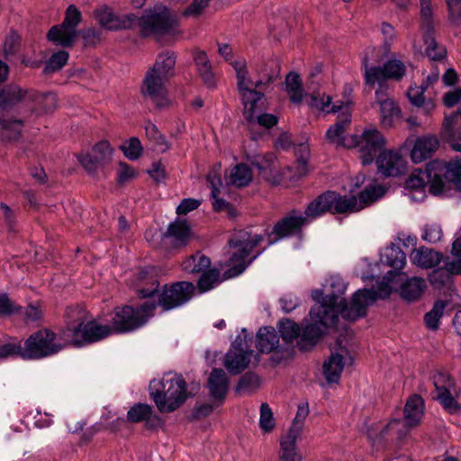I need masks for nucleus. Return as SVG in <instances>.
Segmentation results:
<instances>
[{"label":"nucleus","mask_w":461,"mask_h":461,"mask_svg":"<svg viewBox=\"0 0 461 461\" xmlns=\"http://www.w3.org/2000/svg\"><path fill=\"white\" fill-rule=\"evenodd\" d=\"M95 19L102 27L108 30L139 28L143 37L162 36L176 31L178 22L164 5H156L138 17L132 14L115 15L104 7L95 12Z\"/></svg>","instance_id":"nucleus-1"},{"label":"nucleus","mask_w":461,"mask_h":461,"mask_svg":"<svg viewBox=\"0 0 461 461\" xmlns=\"http://www.w3.org/2000/svg\"><path fill=\"white\" fill-rule=\"evenodd\" d=\"M403 419H393L386 424L378 422L371 425L366 434L373 445L383 440H402L413 428L420 425L424 414V402L418 394L411 395L406 402Z\"/></svg>","instance_id":"nucleus-2"},{"label":"nucleus","mask_w":461,"mask_h":461,"mask_svg":"<svg viewBox=\"0 0 461 461\" xmlns=\"http://www.w3.org/2000/svg\"><path fill=\"white\" fill-rule=\"evenodd\" d=\"M176 59L174 52L158 54L155 63L144 77L141 94L150 98L158 108H166L170 104L166 82L175 73Z\"/></svg>","instance_id":"nucleus-3"},{"label":"nucleus","mask_w":461,"mask_h":461,"mask_svg":"<svg viewBox=\"0 0 461 461\" xmlns=\"http://www.w3.org/2000/svg\"><path fill=\"white\" fill-rule=\"evenodd\" d=\"M149 390L150 397L160 412L176 411L188 396L183 376L171 373L166 374L159 381H152Z\"/></svg>","instance_id":"nucleus-4"},{"label":"nucleus","mask_w":461,"mask_h":461,"mask_svg":"<svg viewBox=\"0 0 461 461\" xmlns=\"http://www.w3.org/2000/svg\"><path fill=\"white\" fill-rule=\"evenodd\" d=\"M264 240L259 233H255L251 229L234 230L229 240L230 247V276L240 275L248 266L261 253L258 252L253 258L247 260L253 249Z\"/></svg>","instance_id":"nucleus-5"},{"label":"nucleus","mask_w":461,"mask_h":461,"mask_svg":"<svg viewBox=\"0 0 461 461\" xmlns=\"http://www.w3.org/2000/svg\"><path fill=\"white\" fill-rule=\"evenodd\" d=\"M335 297L329 298L327 303L316 305L311 309L310 316L312 323L306 325L300 332L297 342L300 350L307 351L317 344L323 335L326 327L334 325L338 317L334 306L337 303Z\"/></svg>","instance_id":"nucleus-6"},{"label":"nucleus","mask_w":461,"mask_h":461,"mask_svg":"<svg viewBox=\"0 0 461 461\" xmlns=\"http://www.w3.org/2000/svg\"><path fill=\"white\" fill-rule=\"evenodd\" d=\"M330 297L337 299L334 308L338 318L340 314L344 319L355 321L366 315V308L377 300L378 295L373 289H359L354 294L348 304L344 298L333 293L326 296L320 290L312 293V298L319 303L318 305L327 303Z\"/></svg>","instance_id":"nucleus-7"},{"label":"nucleus","mask_w":461,"mask_h":461,"mask_svg":"<svg viewBox=\"0 0 461 461\" xmlns=\"http://www.w3.org/2000/svg\"><path fill=\"white\" fill-rule=\"evenodd\" d=\"M156 306L153 303H145L136 309L128 305L116 308L111 320L112 332L124 333L141 327L152 315Z\"/></svg>","instance_id":"nucleus-8"},{"label":"nucleus","mask_w":461,"mask_h":461,"mask_svg":"<svg viewBox=\"0 0 461 461\" xmlns=\"http://www.w3.org/2000/svg\"><path fill=\"white\" fill-rule=\"evenodd\" d=\"M384 189L381 185H371L366 187L359 193L358 197L355 195H341L339 193L330 191L331 213L344 214L359 212L366 206L376 201L383 195Z\"/></svg>","instance_id":"nucleus-9"},{"label":"nucleus","mask_w":461,"mask_h":461,"mask_svg":"<svg viewBox=\"0 0 461 461\" xmlns=\"http://www.w3.org/2000/svg\"><path fill=\"white\" fill-rule=\"evenodd\" d=\"M385 139L376 128H366L361 134L349 136L347 148H357L363 165L373 162L377 153L384 147Z\"/></svg>","instance_id":"nucleus-10"},{"label":"nucleus","mask_w":461,"mask_h":461,"mask_svg":"<svg viewBox=\"0 0 461 461\" xmlns=\"http://www.w3.org/2000/svg\"><path fill=\"white\" fill-rule=\"evenodd\" d=\"M64 345L57 340L50 330H41L31 335L23 343V359H40L58 353Z\"/></svg>","instance_id":"nucleus-11"},{"label":"nucleus","mask_w":461,"mask_h":461,"mask_svg":"<svg viewBox=\"0 0 461 461\" xmlns=\"http://www.w3.org/2000/svg\"><path fill=\"white\" fill-rule=\"evenodd\" d=\"M236 72L237 85L241 95L243 104L251 102L255 98L263 97V94L257 90L268 86L276 78L275 75H266L254 81L249 77L246 60L241 59L232 62Z\"/></svg>","instance_id":"nucleus-12"},{"label":"nucleus","mask_w":461,"mask_h":461,"mask_svg":"<svg viewBox=\"0 0 461 461\" xmlns=\"http://www.w3.org/2000/svg\"><path fill=\"white\" fill-rule=\"evenodd\" d=\"M381 262L384 265L391 267L394 271H388L383 278V281L378 285L377 290L372 288L377 293L378 298H384L390 295L391 287L390 284L393 283L394 277L398 276L402 280V276L406 275L404 273L398 274L396 271L402 268L406 263V256L401 248L395 244H391L384 249L380 258Z\"/></svg>","instance_id":"nucleus-13"},{"label":"nucleus","mask_w":461,"mask_h":461,"mask_svg":"<svg viewBox=\"0 0 461 461\" xmlns=\"http://www.w3.org/2000/svg\"><path fill=\"white\" fill-rule=\"evenodd\" d=\"M80 20L79 10L74 5H69L66 10L63 23L51 27L49 31L48 40L64 48L72 46L77 36V27Z\"/></svg>","instance_id":"nucleus-14"},{"label":"nucleus","mask_w":461,"mask_h":461,"mask_svg":"<svg viewBox=\"0 0 461 461\" xmlns=\"http://www.w3.org/2000/svg\"><path fill=\"white\" fill-rule=\"evenodd\" d=\"M363 67L365 83L370 87L375 84L384 87L383 83L387 79L401 80L406 72L404 63L399 59H389L382 67L368 66L367 59H365Z\"/></svg>","instance_id":"nucleus-15"},{"label":"nucleus","mask_w":461,"mask_h":461,"mask_svg":"<svg viewBox=\"0 0 461 461\" xmlns=\"http://www.w3.org/2000/svg\"><path fill=\"white\" fill-rule=\"evenodd\" d=\"M430 174L438 177L442 185L441 196H448L452 185L461 192V159L452 160L448 163L440 160L429 162Z\"/></svg>","instance_id":"nucleus-16"},{"label":"nucleus","mask_w":461,"mask_h":461,"mask_svg":"<svg viewBox=\"0 0 461 461\" xmlns=\"http://www.w3.org/2000/svg\"><path fill=\"white\" fill-rule=\"evenodd\" d=\"M194 286L190 282H177L170 286H165L158 295V305L163 311H169L187 303L193 296Z\"/></svg>","instance_id":"nucleus-17"},{"label":"nucleus","mask_w":461,"mask_h":461,"mask_svg":"<svg viewBox=\"0 0 461 461\" xmlns=\"http://www.w3.org/2000/svg\"><path fill=\"white\" fill-rule=\"evenodd\" d=\"M113 154L111 144L107 140H101L89 152L77 155V159L88 173L95 174L112 161Z\"/></svg>","instance_id":"nucleus-18"},{"label":"nucleus","mask_w":461,"mask_h":461,"mask_svg":"<svg viewBox=\"0 0 461 461\" xmlns=\"http://www.w3.org/2000/svg\"><path fill=\"white\" fill-rule=\"evenodd\" d=\"M256 346L261 353H272L270 361L273 365L280 364L289 355L287 349L279 346V336L272 327L259 329Z\"/></svg>","instance_id":"nucleus-19"},{"label":"nucleus","mask_w":461,"mask_h":461,"mask_svg":"<svg viewBox=\"0 0 461 461\" xmlns=\"http://www.w3.org/2000/svg\"><path fill=\"white\" fill-rule=\"evenodd\" d=\"M375 103L380 107L382 126L385 128L393 127L395 121L401 116V109L395 100L390 97L385 88L379 87L375 91Z\"/></svg>","instance_id":"nucleus-20"},{"label":"nucleus","mask_w":461,"mask_h":461,"mask_svg":"<svg viewBox=\"0 0 461 461\" xmlns=\"http://www.w3.org/2000/svg\"><path fill=\"white\" fill-rule=\"evenodd\" d=\"M310 224L305 215L300 211L292 210L274 226L273 233L277 239L298 234L303 226Z\"/></svg>","instance_id":"nucleus-21"},{"label":"nucleus","mask_w":461,"mask_h":461,"mask_svg":"<svg viewBox=\"0 0 461 461\" xmlns=\"http://www.w3.org/2000/svg\"><path fill=\"white\" fill-rule=\"evenodd\" d=\"M429 162L424 169H416L406 180V188L412 190H423L425 185H429V192L434 195L442 194V185L438 177L430 174Z\"/></svg>","instance_id":"nucleus-22"},{"label":"nucleus","mask_w":461,"mask_h":461,"mask_svg":"<svg viewBox=\"0 0 461 461\" xmlns=\"http://www.w3.org/2000/svg\"><path fill=\"white\" fill-rule=\"evenodd\" d=\"M264 101L265 97L263 96L243 104L244 115L249 123L257 122L259 126L269 129L278 122V118L274 114L263 113Z\"/></svg>","instance_id":"nucleus-23"},{"label":"nucleus","mask_w":461,"mask_h":461,"mask_svg":"<svg viewBox=\"0 0 461 461\" xmlns=\"http://www.w3.org/2000/svg\"><path fill=\"white\" fill-rule=\"evenodd\" d=\"M112 334L109 325H102L95 321H88L84 323L80 330H76V335L71 341L77 345L83 343L95 342Z\"/></svg>","instance_id":"nucleus-24"},{"label":"nucleus","mask_w":461,"mask_h":461,"mask_svg":"<svg viewBox=\"0 0 461 461\" xmlns=\"http://www.w3.org/2000/svg\"><path fill=\"white\" fill-rule=\"evenodd\" d=\"M350 122L351 107L350 104L347 102L343 108V112L339 113L338 115L337 122L330 126L326 132V137L329 141L338 146L347 148V142L349 141V136L346 137L344 133L350 124Z\"/></svg>","instance_id":"nucleus-25"},{"label":"nucleus","mask_w":461,"mask_h":461,"mask_svg":"<svg viewBox=\"0 0 461 461\" xmlns=\"http://www.w3.org/2000/svg\"><path fill=\"white\" fill-rule=\"evenodd\" d=\"M378 171L384 176H395L402 173L404 160L400 152L388 149L382 151L376 159Z\"/></svg>","instance_id":"nucleus-26"},{"label":"nucleus","mask_w":461,"mask_h":461,"mask_svg":"<svg viewBox=\"0 0 461 461\" xmlns=\"http://www.w3.org/2000/svg\"><path fill=\"white\" fill-rule=\"evenodd\" d=\"M229 385L230 381L226 373L221 368H213L207 381L210 396L214 401L222 402L229 390Z\"/></svg>","instance_id":"nucleus-27"},{"label":"nucleus","mask_w":461,"mask_h":461,"mask_svg":"<svg viewBox=\"0 0 461 461\" xmlns=\"http://www.w3.org/2000/svg\"><path fill=\"white\" fill-rule=\"evenodd\" d=\"M194 62L199 77L208 88H214L217 85V77L212 69L207 54L200 50L193 52Z\"/></svg>","instance_id":"nucleus-28"},{"label":"nucleus","mask_w":461,"mask_h":461,"mask_svg":"<svg viewBox=\"0 0 461 461\" xmlns=\"http://www.w3.org/2000/svg\"><path fill=\"white\" fill-rule=\"evenodd\" d=\"M253 353L251 349H230L225 356L224 366L230 374L238 375L248 367Z\"/></svg>","instance_id":"nucleus-29"},{"label":"nucleus","mask_w":461,"mask_h":461,"mask_svg":"<svg viewBox=\"0 0 461 461\" xmlns=\"http://www.w3.org/2000/svg\"><path fill=\"white\" fill-rule=\"evenodd\" d=\"M438 147V140L433 135H426L417 139L411 157L414 163H420L430 158Z\"/></svg>","instance_id":"nucleus-30"},{"label":"nucleus","mask_w":461,"mask_h":461,"mask_svg":"<svg viewBox=\"0 0 461 461\" xmlns=\"http://www.w3.org/2000/svg\"><path fill=\"white\" fill-rule=\"evenodd\" d=\"M87 319L88 313L84 308L80 306L68 307L65 313L67 330L64 331V337L71 340L76 335V330H80Z\"/></svg>","instance_id":"nucleus-31"},{"label":"nucleus","mask_w":461,"mask_h":461,"mask_svg":"<svg viewBox=\"0 0 461 461\" xmlns=\"http://www.w3.org/2000/svg\"><path fill=\"white\" fill-rule=\"evenodd\" d=\"M308 414L309 410L306 406L298 407L296 416L294 417L290 429L280 439V446L296 447V440L302 435L303 423Z\"/></svg>","instance_id":"nucleus-32"},{"label":"nucleus","mask_w":461,"mask_h":461,"mask_svg":"<svg viewBox=\"0 0 461 461\" xmlns=\"http://www.w3.org/2000/svg\"><path fill=\"white\" fill-rule=\"evenodd\" d=\"M330 191H327L318 195L311 203H308L304 210L303 214L308 220L309 223L312 222L317 218L321 217L327 212L331 213Z\"/></svg>","instance_id":"nucleus-33"},{"label":"nucleus","mask_w":461,"mask_h":461,"mask_svg":"<svg viewBox=\"0 0 461 461\" xmlns=\"http://www.w3.org/2000/svg\"><path fill=\"white\" fill-rule=\"evenodd\" d=\"M425 288V279L414 276L407 278L402 283L399 288V294L405 301L413 302L420 297Z\"/></svg>","instance_id":"nucleus-34"},{"label":"nucleus","mask_w":461,"mask_h":461,"mask_svg":"<svg viewBox=\"0 0 461 461\" xmlns=\"http://www.w3.org/2000/svg\"><path fill=\"white\" fill-rule=\"evenodd\" d=\"M411 260L418 267L428 269L436 267L440 262L441 255L432 249L421 247L413 249Z\"/></svg>","instance_id":"nucleus-35"},{"label":"nucleus","mask_w":461,"mask_h":461,"mask_svg":"<svg viewBox=\"0 0 461 461\" xmlns=\"http://www.w3.org/2000/svg\"><path fill=\"white\" fill-rule=\"evenodd\" d=\"M166 237L175 247L185 246L190 238V228L185 221H176L169 224Z\"/></svg>","instance_id":"nucleus-36"},{"label":"nucleus","mask_w":461,"mask_h":461,"mask_svg":"<svg viewBox=\"0 0 461 461\" xmlns=\"http://www.w3.org/2000/svg\"><path fill=\"white\" fill-rule=\"evenodd\" d=\"M345 362L340 354H331L323 364V375L328 383H338L344 369Z\"/></svg>","instance_id":"nucleus-37"},{"label":"nucleus","mask_w":461,"mask_h":461,"mask_svg":"<svg viewBox=\"0 0 461 461\" xmlns=\"http://www.w3.org/2000/svg\"><path fill=\"white\" fill-rule=\"evenodd\" d=\"M347 103L341 101L331 104V97L324 94L314 93L311 95L309 105L325 113H341Z\"/></svg>","instance_id":"nucleus-38"},{"label":"nucleus","mask_w":461,"mask_h":461,"mask_svg":"<svg viewBox=\"0 0 461 461\" xmlns=\"http://www.w3.org/2000/svg\"><path fill=\"white\" fill-rule=\"evenodd\" d=\"M251 180V169L245 164H239L230 170L227 183L238 187H243L247 186Z\"/></svg>","instance_id":"nucleus-39"},{"label":"nucleus","mask_w":461,"mask_h":461,"mask_svg":"<svg viewBox=\"0 0 461 461\" xmlns=\"http://www.w3.org/2000/svg\"><path fill=\"white\" fill-rule=\"evenodd\" d=\"M426 89L427 88L425 87L424 84H421L419 86H410L407 91V96L413 105L424 108L425 113H428L434 108L435 105L430 98L426 99L424 97V92Z\"/></svg>","instance_id":"nucleus-40"},{"label":"nucleus","mask_w":461,"mask_h":461,"mask_svg":"<svg viewBox=\"0 0 461 461\" xmlns=\"http://www.w3.org/2000/svg\"><path fill=\"white\" fill-rule=\"evenodd\" d=\"M0 125L2 139L6 140H15L21 134L23 122L22 120L1 117Z\"/></svg>","instance_id":"nucleus-41"},{"label":"nucleus","mask_w":461,"mask_h":461,"mask_svg":"<svg viewBox=\"0 0 461 461\" xmlns=\"http://www.w3.org/2000/svg\"><path fill=\"white\" fill-rule=\"evenodd\" d=\"M431 380L435 386L436 394L455 392L456 389L454 378L447 371H436L431 375Z\"/></svg>","instance_id":"nucleus-42"},{"label":"nucleus","mask_w":461,"mask_h":461,"mask_svg":"<svg viewBox=\"0 0 461 461\" xmlns=\"http://www.w3.org/2000/svg\"><path fill=\"white\" fill-rule=\"evenodd\" d=\"M25 96L18 86H11L0 93V110H6Z\"/></svg>","instance_id":"nucleus-43"},{"label":"nucleus","mask_w":461,"mask_h":461,"mask_svg":"<svg viewBox=\"0 0 461 461\" xmlns=\"http://www.w3.org/2000/svg\"><path fill=\"white\" fill-rule=\"evenodd\" d=\"M286 91L293 103L299 104L303 100V89L300 77L294 72H290L285 78Z\"/></svg>","instance_id":"nucleus-44"},{"label":"nucleus","mask_w":461,"mask_h":461,"mask_svg":"<svg viewBox=\"0 0 461 461\" xmlns=\"http://www.w3.org/2000/svg\"><path fill=\"white\" fill-rule=\"evenodd\" d=\"M211 265V260L208 257L196 253L186 258L183 262V268L186 272L200 273L204 272Z\"/></svg>","instance_id":"nucleus-45"},{"label":"nucleus","mask_w":461,"mask_h":461,"mask_svg":"<svg viewBox=\"0 0 461 461\" xmlns=\"http://www.w3.org/2000/svg\"><path fill=\"white\" fill-rule=\"evenodd\" d=\"M145 131L147 138L150 142H152L157 150L165 152L169 149V144L167 141L166 137L160 133L154 123L148 122L145 125Z\"/></svg>","instance_id":"nucleus-46"},{"label":"nucleus","mask_w":461,"mask_h":461,"mask_svg":"<svg viewBox=\"0 0 461 461\" xmlns=\"http://www.w3.org/2000/svg\"><path fill=\"white\" fill-rule=\"evenodd\" d=\"M220 283V271L217 268H212L203 272L197 285L201 292H207Z\"/></svg>","instance_id":"nucleus-47"},{"label":"nucleus","mask_w":461,"mask_h":461,"mask_svg":"<svg viewBox=\"0 0 461 461\" xmlns=\"http://www.w3.org/2000/svg\"><path fill=\"white\" fill-rule=\"evenodd\" d=\"M152 408L149 404H134L127 413V419L131 422H140L151 417Z\"/></svg>","instance_id":"nucleus-48"},{"label":"nucleus","mask_w":461,"mask_h":461,"mask_svg":"<svg viewBox=\"0 0 461 461\" xmlns=\"http://www.w3.org/2000/svg\"><path fill=\"white\" fill-rule=\"evenodd\" d=\"M455 392H447L440 394H436L435 399L442 405V407L450 414H460L461 404L454 398Z\"/></svg>","instance_id":"nucleus-49"},{"label":"nucleus","mask_w":461,"mask_h":461,"mask_svg":"<svg viewBox=\"0 0 461 461\" xmlns=\"http://www.w3.org/2000/svg\"><path fill=\"white\" fill-rule=\"evenodd\" d=\"M446 303L442 301H438L433 308L425 314L424 321L429 330H435L438 328V321L443 314Z\"/></svg>","instance_id":"nucleus-50"},{"label":"nucleus","mask_w":461,"mask_h":461,"mask_svg":"<svg viewBox=\"0 0 461 461\" xmlns=\"http://www.w3.org/2000/svg\"><path fill=\"white\" fill-rule=\"evenodd\" d=\"M279 332L285 341L292 342L299 338L300 327L294 321L285 319L279 322Z\"/></svg>","instance_id":"nucleus-51"},{"label":"nucleus","mask_w":461,"mask_h":461,"mask_svg":"<svg viewBox=\"0 0 461 461\" xmlns=\"http://www.w3.org/2000/svg\"><path fill=\"white\" fill-rule=\"evenodd\" d=\"M68 57V52L65 50H59L52 54L44 67V73L50 74L59 70L67 63Z\"/></svg>","instance_id":"nucleus-52"},{"label":"nucleus","mask_w":461,"mask_h":461,"mask_svg":"<svg viewBox=\"0 0 461 461\" xmlns=\"http://www.w3.org/2000/svg\"><path fill=\"white\" fill-rule=\"evenodd\" d=\"M259 385V378L253 373H247L242 375L236 386V392L239 393H249Z\"/></svg>","instance_id":"nucleus-53"},{"label":"nucleus","mask_w":461,"mask_h":461,"mask_svg":"<svg viewBox=\"0 0 461 461\" xmlns=\"http://www.w3.org/2000/svg\"><path fill=\"white\" fill-rule=\"evenodd\" d=\"M124 155L131 160L139 158L142 153V145L138 138L132 137L121 146Z\"/></svg>","instance_id":"nucleus-54"},{"label":"nucleus","mask_w":461,"mask_h":461,"mask_svg":"<svg viewBox=\"0 0 461 461\" xmlns=\"http://www.w3.org/2000/svg\"><path fill=\"white\" fill-rule=\"evenodd\" d=\"M276 422L271 408L267 403L260 406L259 426L264 432H270L275 428Z\"/></svg>","instance_id":"nucleus-55"},{"label":"nucleus","mask_w":461,"mask_h":461,"mask_svg":"<svg viewBox=\"0 0 461 461\" xmlns=\"http://www.w3.org/2000/svg\"><path fill=\"white\" fill-rule=\"evenodd\" d=\"M422 29L429 33L433 30L431 0H420Z\"/></svg>","instance_id":"nucleus-56"},{"label":"nucleus","mask_w":461,"mask_h":461,"mask_svg":"<svg viewBox=\"0 0 461 461\" xmlns=\"http://www.w3.org/2000/svg\"><path fill=\"white\" fill-rule=\"evenodd\" d=\"M18 356L23 358V346L20 342H9L0 346V357Z\"/></svg>","instance_id":"nucleus-57"},{"label":"nucleus","mask_w":461,"mask_h":461,"mask_svg":"<svg viewBox=\"0 0 461 461\" xmlns=\"http://www.w3.org/2000/svg\"><path fill=\"white\" fill-rule=\"evenodd\" d=\"M448 18L452 23L461 26V0H446Z\"/></svg>","instance_id":"nucleus-58"},{"label":"nucleus","mask_w":461,"mask_h":461,"mask_svg":"<svg viewBox=\"0 0 461 461\" xmlns=\"http://www.w3.org/2000/svg\"><path fill=\"white\" fill-rule=\"evenodd\" d=\"M426 53L432 60H439L444 58L446 50L443 47H439L434 39L428 37L426 39Z\"/></svg>","instance_id":"nucleus-59"},{"label":"nucleus","mask_w":461,"mask_h":461,"mask_svg":"<svg viewBox=\"0 0 461 461\" xmlns=\"http://www.w3.org/2000/svg\"><path fill=\"white\" fill-rule=\"evenodd\" d=\"M442 237V230L438 224H427L424 228L422 239L430 243L440 240Z\"/></svg>","instance_id":"nucleus-60"},{"label":"nucleus","mask_w":461,"mask_h":461,"mask_svg":"<svg viewBox=\"0 0 461 461\" xmlns=\"http://www.w3.org/2000/svg\"><path fill=\"white\" fill-rule=\"evenodd\" d=\"M302 456L297 447L280 446L279 461H301Z\"/></svg>","instance_id":"nucleus-61"},{"label":"nucleus","mask_w":461,"mask_h":461,"mask_svg":"<svg viewBox=\"0 0 461 461\" xmlns=\"http://www.w3.org/2000/svg\"><path fill=\"white\" fill-rule=\"evenodd\" d=\"M212 198L213 199L212 206L214 211L218 212H226L230 217H235L237 215L235 208L230 203L223 199L218 198V195Z\"/></svg>","instance_id":"nucleus-62"},{"label":"nucleus","mask_w":461,"mask_h":461,"mask_svg":"<svg viewBox=\"0 0 461 461\" xmlns=\"http://www.w3.org/2000/svg\"><path fill=\"white\" fill-rule=\"evenodd\" d=\"M200 204H201V202L197 199L185 198L177 206L176 213L178 215L186 214L189 212L198 208L200 206Z\"/></svg>","instance_id":"nucleus-63"},{"label":"nucleus","mask_w":461,"mask_h":461,"mask_svg":"<svg viewBox=\"0 0 461 461\" xmlns=\"http://www.w3.org/2000/svg\"><path fill=\"white\" fill-rule=\"evenodd\" d=\"M381 32L383 34L385 48H389L396 38L394 28L388 23H383L381 24Z\"/></svg>","instance_id":"nucleus-64"}]
</instances>
